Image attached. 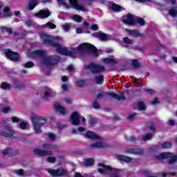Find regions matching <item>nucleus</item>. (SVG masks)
<instances>
[{
  "label": "nucleus",
  "instance_id": "nucleus-9",
  "mask_svg": "<svg viewBox=\"0 0 177 177\" xmlns=\"http://www.w3.org/2000/svg\"><path fill=\"white\" fill-rule=\"evenodd\" d=\"M4 53L7 59L11 60V62H19L20 60V55L10 48L6 49Z\"/></svg>",
  "mask_w": 177,
  "mask_h": 177
},
{
  "label": "nucleus",
  "instance_id": "nucleus-62",
  "mask_svg": "<svg viewBox=\"0 0 177 177\" xmlns=\"http://www.w3.org/2000/svg\"><path fill=\"white\" fill-rule=\"evenodd\" d=\"M91 30L93 31H97L99 30V27L96 24H93L91 27Z\"/></svg>",
  "mask_w": 177,
  "mask_h": 177
},
{
  "label": "nucleus",
  "instance_id": "nucleus-33",
  "mask_svg": "<svg viewBox=\"0 0 177 177\" xmlns=\"http://www.w3.org/2000/svg\"><path fill=\"white\" fill-rule=\"evenodd\" d=\"M138 107L140 111H145V110H146V104H145V102L139 101L138 102Z\"/></svg>",
  "mask_w": 177,
  "mask_h": 177
},
{
  "label": "nucleus",
  "instance_id": "nucleus-39",
  "mask_svg": "<svg viewBox=\"0 0 177 177\" xmlns=\"http://www.w3.org/2000/svg\"><path fill=\"white\" fill-rule=\"evenodd\" d=\"M177 173L176 172H166V173H162V177H170V176H176Z\"/></svg>",
  "mask_w": 177,
  "mask_h": 177
},
{
  "label": "nucleus",
  "instance_id": "nucleus-24",
  "mask_svg": "<svg viewBox=\"0 0 177 177\" xmlns=\"http://www.w3.org/2000/svg\"><path fill=\"white\" fill-rule=\"evenodd\" d=\"M54 107L56 111H59L60 114H62V115H66V114H67V111L66 110V108H64V106H62L57 104H55L54 105Z\"/></svg>",
  "mask_w": 177,
  "mask_h": 177
},
{
  "label": "nucleus",
  "instance_id": "nucleus-61",
  "mask_svg": "<svg viewBox=\"0 0 177 177\" xmlns=\"http://www.w3.org/2000/svg\"><path fill=\"white\" fill-rule=\"evenodd\" d=\"M17 174L19 175L20 176H24V170L23 169H19L17 171Z\"/></svg>",
  "mask_w": 177,
  "mask_h": 177
},
{
  "label": "nucleus",
  "instance_id": "nucleus-16",
  "mask_svg": "<svg viewBox=\"0 0 177 177\" xmlns=\"http://www.w3.org/2000/svg\"><path fill=\"white\" fill-rule=\"evenodd\" d=\"M92 35L95 38H98V39H100V41H109V35H107V34L102 32V31L94 32L92 34Z\"/></svg>",
  "mask_w": 177,
  "mask_h": 177
},
{
  "label": "nucleus",
  "instance_id": "nucleus-41",
  "mask_svg": "<svg viewBox=\"0 0 177 177\" xmlns=\"http://www.w3.org/2000/svg\"><path fill=\"white\" fill-rule=\"evenodd\" d=\"M62 28L63 30H64V31L66 32H68L70 31L71 28V24H65L64 25H62Z\"/></svg>",
  "mask_w": 177,
  "mask_h": 177
},
{
  "label": "nucleus",
  "instance_id": "nucleus-55",
  "mask_svg": "<svg viewBox=\"0 0 177 177\" xmlns=\"http://www.w3.org/2000/svg\"><path fill=\"white\" fill-rule=\"evenodd\" d=\"M126 140H129V142H131V143H135V142L136 141V137L128 136V137H126Z\"/></svg>",
  "mask_w": 177,
  "mask_h": 177
},
{
  "label": "nucleus",
  "instance_id": "nucleus-23",
  "mask_svg": "<svg viewBox=\"0 0 177 177\" xmlns=\"http://www.w3.org/2000/svg\"><path fill=\"white\" fill-rule=\"evenodd\" d=\"M55 48H57V52H58L59 55H64L65 56H67L68 53V49H67L66 48L61 47L59 41L58 46H55Z\"/></svg>",
  "mask_w": 177,
  "mask_h": 177
},
{
  "label": "nucleus",
  "instance_id": "nucleus-19",
  "mask_svg": "<svg viewBox=\"0 0 177 177\" xmlns=\"http://www.w3.org/2000/svg\"><path fill=\"white\" fill-rule=\"evenodd\" d=\"M69 3L71 5L70 8H73L74 9H76V10H85L84 6L78 4L77 0H69Z\"/></svg>",
  "mask_w": 177,
  "mask_h": 177
},
{
  "label": "nucleus",
  "instance_id": "nucleus-26",
  "mask_svg": "<svg viewBox=\"0 0 177 177\" xmlns=\"http://www.w3.org/2000/svg\"><path fill=\"white\" fill-rule=\"evenodd\" d=\"M53 95V91L49 87H45L44 88V98L46 99V97H52V95Z\"/></svg>",
  "mask_w": 177,
  "mask_h": 177
},
{
  "label": "nucleus",
  "instance_id": "nucleus-51",
  "mask_svg": "<svg viewBox=\"0 0 177 177\" xmlns=\"http://www.w3.org/2000/svg\"><path fill=\"white\" fill-rule=\"evenodd\" d=\"M47 161L50 164H54V162H56V157L49 156L48 158H47Z\"/></svg>",
  "mask_w": 177,
  "mask_h": 177
},
{
  "label": "nucleus",
  "instance_id": "nucleus-53",
  "mask_svg": "<svg viewBox=\"0 0 177 177\" xmlns=\"http://www.w3.org/2000/svg\"><path fill=\"white\" fill-rule=\"evenodd\" d=\"M46 26L49 27L51 30H55V28H56V25L52 22H47Z\"/></svg>",
  "mask_w": 177,
  "mask_h": 177
},
{
  "label": "nucleus",
  "instance_id": "nucleus-7",
  "mask_svg": "<svg viewBox=\"0 0 177 177\" xmlns=\"http://www.w3.org/2000/svg\"><path fill=\"white\" fill-rule=\"evenodd\" d=\"M41 38L43 43L48 46H52L55 48V46H59V37H52L49 35L43 34L41 35Z\"/></svg>",
  "mask_w": 177,
  "mask_h": 177
},
{
  "label": "nucleus",
  "instance_id": "nucleus-27",
  "mask_svg": "<svg viewBox=\"0 0 177 177\" xmlns=\"http://www.w3.org/2000/svg\"><path fill=\"white\" fill-rule=\"evenodd\" d=\"M94 80L97 85H102L103 82H104V75H97L95 77Z\"/></svg>",
  "mask_w": 177,
  "mask_h": 177
},
{
  "label": "nucleus",
  "instance_id": "nucleus-31",
  "mask_svg": "<svg viewBox=\"0 0 177 177\" xmlns=\"http://www.w3.org/2000/svg\"><path fill=\"white\" fill-rule=\"evenodd\" d=\"M91 147H93L94 149H97L99 147H104V143L102 142H96L95 143L90 145Z\"/></svg>",
  "mask_w": 177,
  "mask_h": 177
},
{
  "label": "nucleus",
  "instance_id": "nucleus-54",
  "mask_svg": "<svg viewBox=\"0 0 177 177\" xmlns=\"http://www.w3.org/2000/svg\"><path fill=\"white\" fill-rule=\"evenodd\" d=\"M159 148H160V145L153 146L149 148V151L151 152L157 151V150H158Z\"/></svg>",
  "mask_w": 177,
  "mask_h": 177
},
{
  "label": "nucleus",
  "instance_id": "nucleus-30",
  "mask_svg": "<svg viewBox=\"0 0 177 177\" xmlns=\"http://www.w3.org/2000/svg\"><path fill=\"white\" fill-rule=\"evenodd\" d=\"M0 88L3 91H9L12 88V85L8 82H3L1 84Z\"/></svg>",
  "mask_w": 177,
  "mask_h": 177
},
{
  "label": "nucleus",
  "instance_id": "nucleus-29",
  "mask_svg": "<svg viewBox=\"0 0 177 177\" xmlns=\"http://www.w3.org/2000/svg\"><path fill=\"white\" fill-rule=\"evenodd\" d=\"M111 9L113 12H122V10H124V7L116 3H113L111 5Z\"/></svg>",
  "mask_w": 177,
  "mask_h": 177
},
{
  "label": "nucleus",
  "instance_id": "nucleus-1",
  "mask_svg": "<svg viewBox=\"0 0 177 177\" xmlns=\"http://www.w3.org/2000/svg\"><path fill=\"white\" fill-rule=\"evenodd\" d=\"M32 57H41L43 59V64L47 67L56 66L60 62V57L58 55H50L46 57V51L35 50L30 53Z\"/></svg>",
  "mask_w": 177,
  "mask_h": 177
},
{
  "label": "nucleus",
  "instance_id": "nucleus-59",
  "mask_svg": "<svg viewBox=\"0 0 177 177\" xmlns=\"http://www.w3.org/2000/svg\"><path fill=\"white\" fill-rule=\"evenodd\" d=\"M2 111H3V113H5L6 114L8 113H9V111H10V107L6 106L2 109Z\"/></svg>",
  "mask_w": 177,
  "mask_h": 177
},
{
  "label": "nucleus",
  "instance_id": "nucleus-42",
  "mask_svg": "<svg viewBox=\"0 0 177 177\" xmlns=\"http://www.w3.org/2000/svg\"><path fill=\"white\" fill-rule=\"evenodd\" d=\"M151 138H153V134L149 133L145 134L142 137V140H145V141L150 140V139H151Z\"/></svg>",
  "mask_w": 177,
  "mask_h": 177
},
{
  "label": "nucleus",
  "instance_id": "nucleus-32",
  "mask_svg": "<svg viewBox=\"0 0 177 177\" xmlns=\"http://www.w3.org/2000/svg\"><path fill=\"white\" fill-rule=\"evenodd\" d=\"M93 164H95V160H93V158H87L84 160V165L86 167H91V165H93Z\"/></svg>",
  "mask_w": 177,
  "mask_h": 177
},
{
  "label": "nucleus",
  "instance_id": "nucleus-8",
  "mask_svg": "<svg viewBox=\"0 0 177 177\" xmlns=\"http://www.w3.org/2000/svg\"><path fill=\"white\" fill-rule=\"evenodd\" d=\"M47 172L53 177H62L67 175V171L63 168L52 169L49 168L47 169Z\"/></svg>",
  "mask_w": 177,
  "mask_h": 177
},
{
  "label": "nucleus",
  "instance_id": "nucleus-21",
  "mask_svg": "<svg viewBox=\"0 0 177 177\" xmlns=\"http://www.w3.org/2000/svg\"><path fill=\"white\" fill-rule=\"evenodd\" d=\"M117 159L119 161H122L123 162H127V163H129V162H132V158L129 157V156H127L125 155H116Z\"/></svg>",
  "mask_w": 177,
  "mask_h": 177
},
{
  "label": "nucleus",
  "instance_id": "nucleus-47",
  "mask_svg": "<svg viewBox=\"0 0 177 177\" xmlns=\"http://www.w3.org/2000/svg\"><path fill=\"white\" fill-rule=\"evenodd\" d=\"M104 62L106 64H110V63H113V64H115V60L111 58H105L104 59Z\"/></svg>",
  "mask_w": 177,
  "mask_h": 177
},
{
  "label": "nucleus",
  "instance_id": "nucleus-49",
  "mask_svg": "<svg viewBox=\"0 0 177 177\" xmlns=\"http://www.w3.org/2000/svg\"><path fill=\"white\" fill-rule=\"evenodd\" d=\"M47 136H48V138L51 140V142L56 140V135H55V133H48L47 134Z\"/></svg>",
  "mask_w": 177,
  "mask_h": 177
},
{
  "label": "nucleus",
  "instance_id": "nucleus-45",
  "mask_svg": "<svg viewBox=\"0 0 177 177\" xmlns=\"http://www.w3.org/2000/svg\"><path fill=\"white\" fill-rule=\"evenodd\" d=\"M138 115V113H133L127 116L128 120L129 121H133V120L136 119V116Z\"/></svg>",
  "mask_w": 177,
  "mask_h": 177
},
{
  "label": "nucleus",
  "instance_id": "nucleus-48",
  "mask_svg": "<svg viewBox=\"0 0 177 177\" xmlns=\"http://www.w3.org/2000/svg\"><path fill=\"white\" fill-rule=\"evenodd\" d=\"M88 122L91 127H94V125H96V123L97 121L95 120L92 116H91L88 119Z\"/></svg>",
  "mask_w": 177,
  "mask_h": 177
},
{
  "label": "nucleus",
  "instance_id": "nucleus-12",
  "mask_svg": "<svg viewBox=\"0 0 177 177\" xmlns=\"http://www.w3.org/2000/svg\"><path fill=\"white\" fill-rule=\"evenodd\" d=\"M106 95L110 96V97H112V99H116L118 102H121V100H127V95L124 91L120 95L114 92L108 91Z\"/></svg>",
  "mask_w": 177,
  "mask_h": 177
},
{
  "label": "nucleus",
  "instance_id": "nucleus-17",
  "mask_svg": "<svg viewBox=\"0 0 177 177\" xmlns=\"http://www.w3.org/2000/svg\"><path fill=\"white\" fill-rule=\"evenodd\" d=\"M135 18H133L131 13L127 14V19L122 20L124 24H128L129 26H136V23H135Z\"/></svg>",
  "mask_w": 177,
  "mask_h": 177
},
{
  "label": "nucleus",
  "instance_id": "nucleus-3",
  "mask_svg": "<svg viewBox=\"0 0 177 177\" xmlns=\"http://www.w3.org/2000/svg\"><path fill=\"white\" fill-rule=\"evenodd\" d=\"M41 147L44 149V150L35 148L33 151L35 154L39 157H46V156H52V154H53L52 150L59 149V145L56 144L44 143L42 145Z\"/></svg>",
  "mask_w": 177,
  "mask_h": 177
},
{
  "label": "nucleus",
  "instance_id": "nucleus-10",
  "mask_svg": "<svg viewBox=\"0 0 177 177\" xmlns=\"http://www.w3.org/2000/svg\"><path fill=\"white\" fill-rule=\"evenodd\" d=\"M88 68L91 70L93 74H100V73H103L105 71L106 68L100 64H90L88 66Z\"/></svg>",
  "mask_w": 177,
  "mask_h": 177
},
{
  "label": "nucleus",
  "instance_id": "nucleus-50",
  "mask_svg": "<svg viewBox=\"0 0 177 177\" xmlns=\"http://www.w3.org/2000/svg\"><path fill=\"white\" fill-rule=\"evenodd\" d=\"M149 128L152 132H156V125L154 124V122L151 121L149 122Z\"/></svg>",
  "mask_w": 177,
  "mask_h": 177
},
{
  "label": "nucleus",
  "instance_id": "nucleus-57",
  "mask_svg": "<svg viewBox=\"0 0 177 177\" xmlns=\"http://www.w3.org/2000/svg\"><path fill=\"white\" fill-rule=\"evenodd\" d=\"M19 128L21 129H26L27 128V123L22 122L19 124Z\"/></svg>",
  "mask_w": 177,
  "mask_h": 177
},
{
  "label": "nucleus",
  "instance_id": "nucleus-56",
  "mask_svg": "<svg viewBox=\"0 0 177 177\" xmlns=\"http://www.w3.org/2000/svg\"><path fill=\"white\" fill-rule=\"evenodd\" d=\"M57 1L61 5H63L64 6H66V9H70V6L68 4H67V3H66V1H64V0H57Z\"/></svg>",
  "mask_w": 177,
  "mask_h": 177
},
{
  "label": "nucleus",
  "instance_id": "nucleus-11",
  "mask_svg": "<svg viewBox=\"0 0 177 177\" xmlns=\"http://www.w3.org/2000/svg\"><path fill=\"white\" fill-rule=\"evenodd\" d=\"M70 118L72 125H74L75 127H78V125H80L81 123V116L77 111L73 112Z\"/></svg>",
  "mask_w": 177,
  "mask_h": 177
},
{
  "label": "nucleus",
  "instance_id": "nucleus-37",
  "mask_svg": "<svg viewBox=\"0 0 177 177\" xmlns=\"http://www.w3.org/2000/svg\"><path fill=\"white\" fill-rule=\"evenodd\" d=\"M1 30L3 32H7L10 35L11 34H13V30H12V28H8L6 26L1 27Z\"/></svg>",
  "mask_w": 177,
  "mask_h": 177
},
{
  "label": "nucleus",
  "instance_id": "nucleus-15",
  "mask_svg": "<svg viewBox=\"0 0 177 177\" xmlns=\"http://www.w3.org/2000/svg\"><path fill=\"white\" fill-rule=\"evenodd\" d=\"M126 153H128L129 154H134L135 156H142L144 151L143 149L140 148H129L126 149Z\"/></svg>",
  "mask_w": 177,
  "mask_h": 177
},
{
  "label": "nucleus",
  "instance_id": "nucleus-38",
  "mask_svg": "<svg viewBox=\"0 0 177 177\" xmlns=\"http://www.w3.org/2000/svg\"><path fill=\"white\" fill-rule=\"evenodd\" d=\"M131 64L134 68H140V64L138 59H133Z\"/></svg>",
  "mask_w": 177,
  "mask_h": 177
},
{
  "label": "nucleus",
  "instance_id": "nucleus-5",
  "mask_svg": "<svg viewBox=\"0 0 177 177\" xmlns=\"http://www.w3.org/2000/svg\"><path fill=\"white\" fill-rule=\"evenodd\" d=\"M155 161H162V160H169L168 164L172 165L177 162V155H174L171 152H162L159 155L154 156Z\"/></svg>",
  "mask_w": 177,
  "mask_h": 177
},
{
  "label": "nucleus",
  "instance_id": "nucleus-46",
  "mask_svg": "<svg viewBox=\"0 0 177 177\" xmlns=\"http://www.w3.org/2000/svg\"><path fill=\"white\" fill-rule=\"evenodd\" d=\"M77 86H79V88H84V86H85V80H79L77 82Z\"/></svg>",
  "mask_w": 177,
  "mask_h": 177
},
{
  "label": "nucleus",
  "instance_id": "nucleus-14",
  "mask_svg": "<svg viewBox=\"0 0 177 177\" xmlns=\"http://www.w3.org/2000/svg\"><path fill=\"white\" fill-rule=\"evenodd\" d=\"M6 129H7L8 133L0 130L1 136H4L5 138H8L9 139H15V136L13 135V130L8 127H6Z\"/></svg>",
  "mask_w": 177,
  "mask_h": 177
},
{
  "label": "nucleus",
  "instance_id": "nucleus-64",
  "mask_svg": "<svg viewBox=\"0 0 177 177\" xmlns=\"http://www.w3.org/2000/svg\"><path fill=\"white\" fill-rule=\"evenodd\" d=\"M103 97H104V93L103 91L102 93H100L97 95V99H102Z\"/></svg>",
  "mask_w": 177,
  "mask_h": 177
},
{
  "label": "nucleus",
  "instance_id": "nucleus-18",
  "mask_svg": "<svg viewBox=\"0 0 177 177\" xmlns=\"http://www.w3.org/2000/svg\"><path fill=\"white\" fill-rule=\"evenodd\" d=\"M2 153L3 156H8V154H10V157H15V156H17V154H19V149L13 151V149L7 147L3 151Z\"/></svg>",
  "mask_w": 177,
  "mask_h": 177
},
{
  "label": "nucleus",
  "instance_id": "nucleus-40",
  "mask_svg": "<svg viewBox=\"0 0 177 177\" xmlns=\"http://www.w3.org/2000/svg\"><path fill=\"white\" fill-rule=\"evenodd\" d=\"M3 12H4V15L6 17H12V14L10 13V8H9V7H5Z\"/></svg>",
  "mask_w": 177,
  "mask_h": 177
},
{
  "label": "nucleus",
  "instance_id": "nucleus-43",
  "mask_svg": "<svg viewBox=\"0 0 177 177\" xmlns=\"http://www.w3.org/2000/svg\"><path fill=\"white\" fill-rule=\"evenodd\" d=\"M34 62L31 61L28 62L25 64H24V67H25V68H31L32 67H34Z\"/></svg>",
  "mask_w": 177,
  "mask_h": 177
},
{
  "label": "nucleus",
  "instance_id": "nucleus-63",
  "mask_svg": "<svg viewBox=\"0 0 177 177\" xmlns=\"http://www.w3.org/2000/svg\"><path fill=\"white\" fill-rule=\"evenodd\" d=\"M93 107H94V109H100V104H99V102H94Z\"/></svg>",
  "mask_w": 177,
  "mask_h": 177
},
{
  "label": "nucleus",
  "instance_id": "nucleus-13",
  "mask_svg": "<svg viewBox=\"0 0 177 177\" xmlns=\"http://www.w3.org/2000/svg\"><path fill=\"white\" fill-rule=\"evenodd\" d=\"M50 15L51 12L49 11V9L40 10L39 12L35 13V16L37 19H48Z\"/></svg>",
  "mask_w": 177,
  "mask_h": 177
},
{
  "label": "nucleus",
  "instance_id": "nucleus-22",
  "mask_svg": "<svg viewBox=\"0 0 177 177\" xmlns=\"http://www.w3.org/2000/svg\"><path fill=\"white\" fill-rule=\"evenodd\" d=\"M37 5H39V1H38V0H29L28 3V10H34Z\"/></svg>",
  "mask_w": 177,
  "mask_h": 177
},
{
  "label": "nucleus",
  "instance_id": "nucleus-35",
  "mask_svg": "<svg viewBox=\"0 0 177 177\" xmlns=\"http://www.w3.org/2000/svg\"><path fill=\"white\" fill-rule=\"evenodd\" d=\"M169 15L171 16V17H177V9L176 7L172 8L169 11Z\"/></svg>",
  "mask_w": 177,
  "mask_h": 177
},
{
  "label": "nucleus",
  "instance_id": "nucleus-25",
  "mask_svg": "<svg viewBox=\"0 0 177 177\" xmlns=\"http://www.w3.org/2000/svg\"><path fill=\"white\" fill-rule=\"evenodd\" d=\"M127 32H128V34H129V35H131L132 37H134V38H138V37H143V35H142L138 30H131V29H128Z\"/></svg>",
  "mask_w": 177,
  "mask_h": 177
},
{
  "label": "nucleus",
  "instance_id": "nucleus-2",
  "mask_svg": "<svg viewBox=\"0 0 177 177\" xmlns=\"http://www.w3.org/2000/svg\"><path fill=\"white\" fill-rule=\"evenodd\" d=\"M81 52H90L93 53L94 56H99V52L97 51V48L93 44L89 43H83L77 46V48H73L71 50L68 51L66 56H70L71 57H75V53Z\"/></svg>",
  "mask_w": 177,
  "mask_h": 177
},
{
  "label": "nucleus",
  "instance_id": "nucleus-44",
  "mask_svg": "<svg viewBox=\"0 0 177 177\" xmlns=\"http://www.w3.org/2000/svg\"><path fill=\"white\" fill-rule=\"evenodd\" d=\"M123 42H124V44H127V45H132V44H133L132 39H129V37H125L123 38Z\"/></svg>",
  "mask_w": 177,
  "mask_h": 177
},
{
  "label": "nucleus",
  "instance_id": "nucleus-4",
  "mask_svg": "<svg viewBox=\"0 0 177 177\" xmlns=\"http://www.w3.org/2000/svg\"><path fill=\"white\" fill-rule=\"evenodd\" d=\"M46 121H48V119L43 116L35 115L32 117V124L35 133H42L41 128L46 124Z\"/></svg>",
  "mask_w": 177,
  "mask_h": 177
},
{
  "label": "nucleus",
  "instance_id": "nucleus-36",
  "mask_svg": "<svg viewBox=\"0 0 177 177\" xmlns=\"http://www.w3.org/2000/svg\"><path fill=\"white\" fill-rule=\"evenodd\" d=\"M135 23L136 24V23L137 24H140V26H145V24H146V21H145V19L140 17L136 19Z\"/></svg>",
  "mask_w": 177,
  "mask_h": 177
},
{
  "label": "nucleus",
  "instance_id": "nucleus-34",
  "mask_svg": "<svg viewBox=\"0 0 177 177\" xmlns=\"http://www.w3.org/2000/svg\"><path fill=\"white\" fill-rule=\"evenodd\" d=\"M162 149H171L172 147V142L171 141L164 142L161 144Z\"/></svg>",
  "mask_w": 177,
  "mask_h": 177
},
{
  "label": "nucleus",
  "instance_id": "nucleus-60",
  "mask_svg": "<svg viewBox=\"0 0 177 177\" xmlns=\"http://www.w3.org/2000/svg\"><path fill=\"white\" fill-rule=\"evenodd\" d=\"M145 91L147 93H149V95H153L154 93V90L153 89L145 88Z\"/></svg>",
  "mask_w": 177,
  "mask_h": 177
},
{
  "label": "nucleus",
  "instance_id": "nucleus-58",
  "mask_svg": "<svg viewBox=\"0 0 177 177\" xmlns=\"http://www.w3.org/2000/svg\"><path fill=\"white\" fill-rule=\"evenodd\" d=\"M12 122H20V119L16 116H13L10 118Z\"/></svg>",
  "mask_w": 177,
  "mask_h": 177
},
{
  "label": "nucleus",
  "instance_id": "nucleus-28",
  "mask_svg": "<svg viewBox=\"0 0 177 177\" xmlns=\"http://www.w3.org/2000/svg\"><path fill=\"white\" fill-rule=\"evenodd\" d=\"M14 88L15 89H23L24 88V84H23V82H20L19 80H15L14 82Z\"/></svg>",
  "mask_w": 177,
  "mask_h": 177
},
{
  "label": "nucleus",
  "instance_id": "nucleus-52",
  "mask_svg": "<svg viewBox=\"0 0 177 177\" xmlns=\"http://www.w3.org/2000/svg\"><path fill=\"white\" fill-rule=\"evenodd\" d=\"M73 20H75V21H77V23H81L82 21V17L80 15H75L73 16Z\"/></svg>",
  "mask_w": 177,
  "mask_h": 177
},
{
  "label": "nucleus",
  "instance_id": "nucleus-20",
  "mask_svg": "<svg viewBox=\"0 0 177 177\" xmlns=\"http://www.w3.org/2000/svg\"><path fill=\"white\" fill-rule=\"evenodd\" d=\"M85 138L87 139H91V140H100L102 138L100 136L96 135L93 131H88L85 133Z\"/></svg>",
  "mask_w": 177,
  "mask_h": 177
},
{
  "label": "nucleus",
  "instance_id": "nucleus-6",
  "mask_svg": "<svg viewBox=\"0 0 177 177\" xmlns=\"http://www.w3.org/2000/svg\"><path fill=\"white\" fill-rule=\"evenodd\" d=\"M98 167H102V168H99L97 169L99 174H102V175H104L107 171H111L112 173L110 174V177H122L121 176V169H113L111 166H109L107 165H104L103 163H100L98 165Z\"/></svg>",
  "mask_w": 177,
  "mask_h": 177
}]
</instances>
